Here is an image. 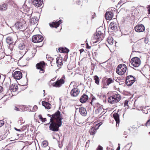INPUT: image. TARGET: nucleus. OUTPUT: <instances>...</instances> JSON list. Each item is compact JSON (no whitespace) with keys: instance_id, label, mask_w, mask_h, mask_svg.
<instances>
[{"instance_id":"31","label":"nucleus","mask_w":150,"mask_h":150,"mask_svg":"<svg viewBox=\"0 0 150 150\" xmlns=\"http://www.w3.org/2000/svg\"><path fill=\"white\" fill-rule=\"evenodd\" d=\"M30 22L31 24H36L37 21L36 19H35L34 18H32L30 19Z\"/></svg>"},{"instance_id":"51","label":"nucleus","mask_w":150,"mask_h":150,"mask_svg":"<svg viewBox=\"0 0 150 150\" xmlns=\"http://www.w3.org/2000/svg\"><path fill=\"white\" fill-rule=\"evenodd\" d=\"M77 4H80L81 3V1H78L77 2Z\"/></svg>"},{"instance_id":"22","label":"nucleus","mask_w":150,"mask_h":150,"mask_svg":"<svg viewBox=\"0 0 150 150\" xmlns=\"http://www.w3.org/2000/svg\"><path fill=\"white\" fill-rule=\"evenodd\" d=\"M6 42L9 45H11L13 44L14 42V41H13V38L10 37H8L6 39Z\"/></svg>"},{"instance_id":"35","label":"nucleus","mask_w":150,"mask_h":150,"mask_svg":"<svg viewBox=\"0 0 150 150\" xmlns=\"http://www.w3.org/2000/svg\"><path fill=\"white\" fill-rule=\"evenodd\" d=\"M127 81L126 80V84L128 86H131L134 83V81Z\"/></svg>"},{"instance_id":"48","label":"nucleus","mask_w":150,"mask_h":150,"mask_svg":"<svg viewBox=\"0 0 150 150\" xmlns=\"http://www.w3.org/2000/svg\"><path fill=\"white\" fill-rule=\"evenodd\" d=\"M42 122H45L46 120V118H43L41 120Z\"/></svg>"},{"instance_id":"50","label":"nucleus","mask_w":150,"mask_h":150,"mask_svg":"<svg viewBox=\"0 0 150 150\" xmlns=\"http://www.w3.org/2000/svg\"><path fill=\"white\" fill-rule=\"evenodd\" d=\"M39 118L41 120L42 119V116L41 115H39Z\"/></svg>"},{"instance_id":"59","label":"nucleus","mask_w":150,"mask_h":150,"mask_svg":"<svg viewBox=\"0 0 150 150\" xmlns=\"http://www.w3.org/2000/svg\"><path fill=\"white\" fill-rule=\"evenodd\" d=\"M119 146H120V144H118Z\"/></svg>"},{"instance_id":"14","label":"nucleus","mask_w":150,"mask_h":150,"mask_svg":"<svg viewBox=\"0 0 150 150\" xmlns=\"http://www.w3.org/2000/svg\"><path fill=\"white\" fill-rule=\"evenodd\" d=\"M113 13L111 11H108L105 14V16L106 19L110 20L113 18Z\"/></svg>"},{"instance_id":"16","label":"nucleus","mask_w":150,"mask_h":150,"mask_svg":"<svg viewBox=\"0 0 150 150\" xmlns=\"http://www.w3.org/2000/svg\"><path fill=\"white\" fill-rule=\"evenodd\" d=\"M42 0H33V3L35 6L39 7L42 4Z\"/></svg>"},{"instance_id":"34","label":"nucleus","mask_w":150,"mask_h":150,"mask_svg":"<svg viewBox=\"0 0 150 150\" xmlns=\"http://www.w3.org/2000/svg\"><path fill=\"white\" fill-rule=\"evenodd\" d=\"M103 110V106H101L99 107L96 110V111H98L99 113L102 112V111Z\"/></svg>"},{"instance_id":"57","label":"nucleus","mask_w":150,"mask_h":150,"mask_svg":"<svg viewBox=\"0 0 150 150\" xmlns=\"http://www.w3.org/2000/svg\"><path fill=\"white\" fill-rule=\"evenodd\" d=\"M4 150H10L9 149H5Z\"/></svg>"},{"instance_id":"61","label":"nucleus","mask_w":150,"mask_h":150,"mask_svg":"<svg viewBox=\"0 0 150 150\" xmlns=\"http://www.w3.org/2000/svg\"><path fill=\"white\" fill-rule=\"evenodd\" d=\"M83 51V50H81V52Z\"/></svg>"},{"instance_id":"19","label":"nucleus","mask_w":150,"mask_h":150,"mask_svg":"<svg viewBox=\"0 0 150 150\" xmlns=\"http://www.w3.org/2000/svg\"><path fill=\"white\" fill-rule=\"evenodd\" d=\"M79 112L81 115L83 116H86L87 115L86 110L83 107H80L79 108Z\"/></svg>"},{"instance_id":"36","label":"nucleus","mask_w":150,"mask_h":150,"mask_svg":"<svg viewBox=\"0 0 150 150\" xmlns=\"http://www.w3.org/2000/svg\"><path fill=\"white\" fill-rule=\"evenodd\" d=\"M150 125V119H149L146 123V126H149Z\"/></svg>"},{"instance_id":"23","label":"nucleus","mask_w":150,"mask_h":150,"mask_svg":"<svg viewBox=\"0 0 150 150\" xmlns=\"http://www.w3.org/2000/svg\"><path fill=\"white\" fill-rule=\"evenodd\" d=\"M42 105L44 106L46 109H50L51 105L49 103L45 101H43L42 102Z\"/></svg>"},{"instance_id":"38","label":"nucleus","mask_w":150,"mask_h":150,"mask_svg":"<svg viewBox=\"0 0 150 150\" xmlns=\"http://www.w3.org/2000/svg\"><path fill=\"white\" fill-rule=\"evenodd\" d=\"M4 121L3 120H0V127L4 125Z\"/></svg>"},{"instance_id":"6","label":"nucleus","mask_w":150,"mask_h":150,"mask_svg":"<svg viewBox=\"0 0 150 150\" xmlns=\"http://www.w3.org/2000/svg\"><path fill=\"white\" fill-rule=\"evenodd\" d=\"M43 39V37L39 35H34L33 36L32 40L34 43H38L42 42Z\"/></svg>"},{"instance_id":"15","label":"nucleus","mask_w":150,"mask_h":150,"mask_svg":"<svg viewBox=\"0 0 150 150\" xmlns=\"http://www.w3.org/2000/svg\"><path fill=\"white\" fill-rule=\"evenodd\" d=\"M88 97L86 94H83L80 99V101L82 103H83L86 101L88 99Z\"/></svg>"},{"instance_id":"37","label":"nucleus","mask_w":150,"mask_h":150,"mask_svg":"<svg viewBox=\"0 0 150 150\" xmlns=\"http://www.w3.org/2000/svg\"><path fill=\"white\" fill-rule=\"evenodd\" d=\"M147 8H148V13L149 14H150V5L148 6Z\"/></svg>"},{"instance_id":"20","label":"nucleus","mask_w":150,"mask_h":150,"mask_svg":"<svg viewBox=\"0 0 150 150\" xmlns=\"http://www.w3.org/2000/svg\"><path fill=\"white\" fill-rule=\"evenodd\" d=\"M18 86L17 84H14V85H12L10 86V91L11 92H16L18 90Z\"/></svg>"},{"instance_id":"52","label":"nucleus","mask_w":150,"mask_h":150,"mask_svg":"<svg viewBox=\"0 0 150 150\" xmlns=\"http://www.w3.org/2000/svg\"><path fill=\"white\" fill-rule=\"evenodd\" d=\"M120 146H119L117 148V149L116 150H120Z\"/></svg>"},{"instance_id":"56","label":"nucleus","mask_w":150,"mask_h":150,"mask_svg":"<svg viewBox=\"0 0 150 150\" xmlns=\"http://www.w3.org/2000/svg\"><path fill=\"white\" fill-rule=\"evenodd\" d=\"M82 50V49H81L80 50V52H81V50Z\"/></svg>"},{"instance_id":"41","label":"nucleus","mask_w":150,"mask_h":150,"mask_svg":"<svg viewBox=\"0 0 150 150\" xmlns=\"http://www.w3.org/2000/svg\"><path fill=\"white\" fill-rule=\"evenodd\" d=\"M128 101L127 100H125L124 102V106H128Z\"/></svg>"},{"instance_id":"54","label":"nucleus","mask_w":150,"mask_h":150,"mask_svg":"<svg viewBox=\"0 0 150 150\" xmlns=\"http://www.w3.org/2000/svg\"><path fill=\"white\" fill-rule=\"evenodd\" d=\"M145 113L146 114H147L148 113V111H146Z\"/></svg>"},{"instance_id":"64","label":"nucleus","mask_w":150,"mask_h":150,"mask_svg":"<svg viewBox=\"0 0 150 150\" xmlns=\"http://www.w3.org/2000/svg\"><path fill=\"white\" fill-rule=\"evenodd\" d=\"M92 65H94L93 64H92Z\"/></svg>"},{"instance_id":"29","label":"nucleus","mask_w":150,"mask_h":150,"mask_svg":"<svg viewBox=\"0 0 150 150\" xmlns=\"http://www.w3.org/2000/svg\"><path fill=\"white\" fill-rule=\"evenodd\" d=\"M107 42L110 45H112L113 43V38L110 37H108V38Z\"/></svg>"},{"instance_id":"47","label":"nucleus","mask_w":150,"mask_h":150,"mask_svg":"<svg viewBox=\"0 0 150 150\" xmlns=\"http://www.w3.org/2000/svg\"><path fill=\"white\" fill-rule=\"evenodd\" d=\"M38 107L36 105H35L33 107V108H34V110H36L37 109Z\"/></svg>"},{"instance_id":"17","label":"nucleus","mask_w":150,"mask_h":150,"mask_svg":"<svg viewBox=\"0 0 150 150\" xmlns=\"http://www.w3.org/2000/svg\"><path fill=\"white\" fill-rule=\"evenodd\" d=\"M113 115L116 122V126H117L118 124V125H119L120 121L119 115L117 113H114L113 114Z\"/></svg>"},{"instance_id":"49","label":"nucleus","mask_w":150,"mask_h":150,"mask_svg":"<svg viewBox=\"0 0 150 150\" xmlns=\"http://www.w3.org/2000/svg\"><path fill=\"white\" fill-rule=\"evenodd\" d=\"M14 129H15V130H16L18 131H21V130L20 129H18L15 127L14 128Z\"/></svg>"},{"instance_id":"30","label":"nucleus","mask_w":150,"mask_h":150,"mask_svg":"<svg viewBox=\"0 0 150 150\" xmlns=\"http://www.w3.org/2000/svg\"><path fill=\"white\" fill-rule=\"evenodd\" d=\"M113 82L114 80L112 79L109 78L107 80L106 83L108 85H109L110 83H113Z\"/></svg>"},{"instance_id":"25","label":"nucleus","mask_w":150,"mask_h":150,"mask_svg":"<svg viewBox=\"0 0 150 150\" xmlns=\"http://www.w3.org/2000/svg\"><path fill=\"white\" fill-rule=\"evenodd\" d=\"M11 81L10 78H8L4 80L3 83L7 86H9L10 85Z\"/></svg>"},{"instance_id":"33","label":"nucleus","mask_w":150,"mask_h":150,"mask_svg":"<svg viewBox=\"0 0 150 150\" xmlns=\"http://www.w3.org/2000/svg\"><path fill=\"white\" fill-rule=\"evenodd\" d=\"M94 78L95 81V83L97 84H98L99 80L98 77L96 75L94 76Z\"/></svg>"},{"instance_id":"42","label":"nucleus","mask_w":150,"mask_h":150,"mask_svg":"<svg viewBox=\"0 0 150 150\" xmlns=\"http://www.w3.org/2000/svg\"><path fill=\"white\" fill-rule=\"evenodd\" d=\"M102 124V123L101 122H100L99 123L97 124L96 125V126L95 127H96L97 126H98L97 128L98 129L99 127Z\"/></svg>"},{"instance_id":"53","label":"nucleus","mask_w":150,"mask_h":150,"mask_svg":"<svg viewBox=\"0 0 150 150\" xmlns=\"http://www.w3.org/2000/svg\"><path fill=\"white\" fill-rule=\"evenodd\" d=\"M43 92H44V96H45V90H43Z\"/></svg>"},{"instance_id":"55","label":"nucleus","mask_w":150,"mask_h":150,"mask_svg":"<svg viewBox=\"0 0 150 150\" xmlns=\"http://www.w3.org/2000/svg\"><path fill=\"white\" fill-rule=\"evenodd\" d=\"M88 142H87L86 143V146H87V144H88Z\"/></svg>"},{"instance_id":"7","label":"nucleus","mask_w":150,"mask_h":150,"mask_svg":"<svg viewBox=\"0 0 150 150\" xmlns=\"http://www.w3.org/2000/svg\"><path fill=\"white\" fill-rule=\"evenodd\" d=\"M36 68L40 70V73H43L44 72V68L45 66V64L44 62H41L37 64L36 65Z\"/></svg>"},{"instance_id":"11","label":"nucleus","mask_w":150,"mask_h":150,"mask_svg":"<svg viewBox=\"0 0 150 150\" xmlns=\"http://www.w3.org/2000/svg\"><path fill=\"white\" fill-rule=\"evenodd\" d=\"M64 81L62 79H60L59 80L56 81L54 84H53V86L56 87H60L62 84L64 83Z\"/></svg>"},{"instance_id":"60","label":"nucleus","mask_w":150,"mask_h":150,"mask_svg":"<svg viewBox=\"0 0 150 150\" xmlns=\"http://www.w3.org/2000/svg\"><path fill=\"white\" fill-rule=\"evenodd\" d=\"M2 55H3L4 54L3 53H2L1 54Z\"/></svg>"},{"instance_id":"44","label":"nucleus","mask_w":150,"mask_h":150,"mask_svg":"<svg viewBox=\"0 0 150 150\" xmlns=\"http://www.w3.org/2000/svg\"><path fill=\"white\" fill-rule=\"evenodd\" d=\"M33 51H34L33 52V51H32V52H33L32 53V57H33L34 56V55H35V54L36 52V51L35 50H34Z\"/></svg>"},{"instance_id":"4","label":"nucleus","mask_w":150,"mask_h":150,"mask_svg":"<svg viewBox=\"0 0 150 150\" xmlns=\"http://www.w3.org/2000/svg\"><path fill=\"white\" fill-rule=\"evenodd\" d=\"M104 35L102 31L99 30V29H97L96 33L94 34V38L97 40L95 42H97L101 41L104 38Z\"/></svg>"},{"instance_id":"62","label":"nucleus","mask_w":150,"mask_h":150,"mask_svg":"<svg viewBox=\"0 0 150 150\" xmlns=\"http://www.w3.org/2000/svg\"><path fill=\"white\" fill-rule=\"evenodd\" d=\"M6 95H5L4 96V97L5 96H6Z\"/></svg>"},{"instance_id":"2","label":"nucleus","mask_w":150,"mask_h":150,"mask_svg":"<svg viewBox=\"0 0 150 150\" xmlns=\"http://www.w3.org/2000/svg\"><path fill=\"white\" fill-rule=\"evenodd\" d=\"M121 99L120 95L116 93L108 98V101L110 103L114 104L118 102Z\"/></svg>"},{"instance_id":"1","label":"nucleus","mask_w":150,"mask_h":150,"mask_svg":"<svg viewBox=\"0 0 150 150\" xmlns=\"http://www.w3.org/2000/svg\"><path fill=\"white\" fill-rule=\"evenodd\" d=\"M48 116L51 117L50 122L51 123L49 126L50 130L54 131L57 132L59 130V128L62 124V119L61 117L60 112L57 111L54 114L52 115L48 114Z\"/></svg>"},{"instance_id":"18","label":"nucleus","mask_w":150,"mask_h":150,"mask_svg":"<svg viewBox=\"0 0 150 150\" xmlns=\"http://www.w3.org/2000/svg\"><path fill=\"white\" fill-rule=\"evenodd\" d=\"M115 22H111L108 27V29H110L112 30H116L117 28Z\"/></svg>"},{"instance_id":"43","label":"nucleus","mask_w":150,"mask_h":150,"mask_svg":"<svg viewBox=\"0 0 150 150\" xmlns=\"http://www.w3.org/2000/svg\"><path fill=\"white\" fill-rule=\"evenodd\" d=\"M48 60L50 61H53V59L52 57H48Z\"/></svg>"},{"instance_id":"24","label":"nucleus","mask_w":150,"mask_h":150,"mask_svg":"<svg viewBox=\"0 0 150 150\" xmlns=\"http://www.w3.org/2000/svg\"><path fill=\"white\" fill-rule=\"evenodd\" d=\"M98 129V128L96 127H92L89 130L90 134L92 135H94L96 132V130Z\"/></svg>"},{"instance_id":"5","label":"nucleus","mask_w":150,"mask_h":150,"mask_svg":"<svg viewBox=\"0 0 150 150\" xmlns=\"http://www.w3.org/2000/svg\"><path fill=\"white\" fill-rule=\"evenodd\" d=\"M131 64L133 66L137 67H139L141 64V61L139 58L135 57L132 58L130 61Z\"/></svg>"},{"instance_id":"3","label":"nucleus","mask_w":150,"mask_h":150,"mask_svg":"<svg viewBox=\"0 0 150 150\" xmlns=\"http://www.w3.org/2000/svg\"><path fill=\"white\" fill-rule=\"evenodd\" d=\"M126 69L127 67L125 64H120L117 67L116 72L119 75H122L125 74Z\"/></svg>"},{"instance_id":"12","label":"nucleus","mask_w":150,"mask_h":150,"mask_svg":"<svg viewBox=\"0 0 150 150\" xmlns=\"http://www.w3.org/2000/svg\"><path fill=\"white\" fill-rule=\"evenodd\" d=\"M80 92L79 91L77 88H73L71 91V94L74 97L77 96Z\"/></svg>"},{"instance_id":"58","label":"nucleus","mask_w":150,"mask_h":150,"mask_svg":"<svg viewBox=\"0 0 150 150\" xmlns=\"http://www.w3.org/2000/svg\"><path fill=\"white\" fill-rule=\"evenodd\" d=\"M125 132H124V135H125Z\"/></svg>"},{"instance_id":"8","label":"nucleus","mask_w":150,"mask_h":150,"mask_svg":"<svg viewBox=\"0 0 150 150\" xmlns=\"http://www.w3.org/2000/svg\"><path fill=\"white\" fill-rule=\"evenodd\" d=\"M145 27L142 24L137 25L134 28L135 30L137 32H141L144 31L145 30Z\"/></svg>"},{"instance_id":"26","label":"nucleus","mask_w":150,"mask_h":150,"mask_svg":"<svg viewBox=\"0 0 150 150\" xmlns=\"http://www.w3.org/2000/svg\"><path fill=\"white\" fill-rule=\"evenodd\" d=\"M7 8V5L6 4H3L2 5L0 6V10L5 11H6Z\"/></svg>"},{"instance_id":"9","label":"nucleus","mask_w":150,"mask_h":150,"mask_svg":"<svg viewBox=\"0 0 150 150\" xmlns=\"http://www.w3.org/2000/svg\"><path fill=\"white\" fill-rule=\"evenodd\" d=\"M22 76V74L21 72L19 71H15L13 74L14 78L18 80L21 79Z\"/></svg>"},{"instance_id":"10","label":"nucleus","mask_w":150,"mask_h":150,"mask_svg":"<svg viewBox=\"0 0 150 150\" xmlns=\"http://www.w3.org/2000/svg\"><path fill=\"white\" fill-rule=\"evenodd\" d=\"M18 48L19 50L22 51H20L19 52L21 54L24 55L26 53V52L25 49V45L23 43L20 44L18 46Z\"/></svg>"},{"instance_id":"40","label":"nucleus","mask_w":150,"mask_h":150,"mask_svg":"<svg viewBox=\"0 0 150 150\" xmlns=\"http://www.w3.org/2000/svg\"><path fill=\"white\" fill-rule=\"evenodd\" d=\"M103 147L100 146L99 145L97 148V150H103Z\"/></svg>"},{"instance_id":"46","label":"nucleus","mask_w":150,"mask_h":150,"mask_svg":"<svg viewBox=\"0 0 150 150\" xmlns=\"http://www.w3.org/2000/svg\"><path fill=\"white\" fill-rule=\"evenodd\" d=\"M144 42L146 43V44H147L148 43V39H146V38H145V39H144Z\"/></svg>"},{"instance_id":"32","label":"nucleus","mask_w":150,"mask_h":150,"mask_svg":"<svg viewBox=\"0 0 150 150\" xmlns=\"http://www.w3.org/2000/svg\"><path fill=\"white\" fill-rule=\"evenodd\" d=\"M48 143L47 141H43L42 144V146L43 147H45L48 146Z\"/></svg>"},{"instance_id":"21","label":"nucleus","mask_w":150,"mask_h":150,"mask_svg":"<svg viewBox=\"0 0 150 150\" xmlns=\"http://www.w3.org/2000/svg\"><path fill=\"white\" fill-rule=\"evenodd\" d=\"M62 58L61 57H57L56 58V63L57 66L58 67H60L62 64Z\"/></svg>"},{"instance_id":"39","label":"nucleus","mask_w":150,"mask_h":150,"mask_svg":"<svg viewBox=\"0 0 150 150\" xmlns=\"http://www.w3.org/2000/svg\"><path fill=\"white\" fill-rule=\"evenodd\" d=\"M3 88L2 87L0 86V94H1V93L3 91Z\"/></svg>"},{"instance_id":"45","label":"nucleus","mask_w":150,"mask_h":150,"mask_svg":"<svg viewBox=\"0 0 150 150\" xmlns=\"http://www.w3.org/2000/svg\"><path fill=\"white\" fill-rule=\"evenodd\" d=\"M14 110H15L16 111H20V110H19V109L18 107H17L16 106L14 107Z\"/></svg>"},{"instance_id":"28","label":"nucleus","mask_w":150,"mask_h":150,"mask_svg":"<svg viewBox=\"0 0 150 150\" xmlns=\"http://www.w3.org/2000/svg\"><path fill=\"white\" fill-rule=\"evenodd\" d=\"M129 81H131L134 82L135 81V78L132 76H128L127 77V81L128 82Z\"/></svg>"},{"instance_id":"63","label":"nucleus","mask_w":150,"mask_h":150,"mask_svg":"<svg viewBox=\"0 0 150 150\" xmlns=\"http://www.w3.org/2000/svg\"><path fill=\"white\" fill-rule=\"evenodd\" d=\"M26 12H27V11H27V10H26Z\"/></svg>"},{"instance_id":"13","label":"nucleus","mask_w":150,"mask_h":150,"mask_svg":"<svg viewBox=\"0 0 150 150\" xmlns=\"http://www.w3.org/2000/svg\"><path fill=\"white\" fill-rule=\"evenodd\" d=\"M62 23V20H60L58 21L53 22L52 24L50 23V25L51 27L57 28Z\"/></svg>"},{"instance_id":"27","label":"nucleus","mask_w":150,"mask_h":150,"mask_svg":"<svg viewBox=\"0 0 150 150\" xmlns=\"http://www.w3.org/2000/svg\"><path fill=\"white\" fill-rule=\"evenodd\" d=\"M59 51L60 52L68 53L69 52V50L66 48L65 49L63 48H60L59 49Z\"/></svg>"}]
</instances>
